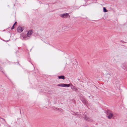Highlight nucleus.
<instances>
[{
	"instance_id": "nucleus-1",
	"label": "nucleus",
	"mask_w": 127,
	"mask_h": 127,
	"mask_svg": "<svg viewBox=\"0 0 127 127\" xmlns=\"http://www.w3.org/2000/svg\"><path fill=\"white\" fill-rule=\"evenodd\" d=\"M107 117L109 119L114 118L112 112L108 111L107 112Z\"/></svg>"
},
{
	"instance_id": "nucleus-2",
	"label": "nucleus",
	"mask_w": 127,
	"mask_h": 127,
	"mask_svg": "<svg viewBox=\"0 0 127 127\" xmlns=\"http://www.w3.org/2000/svg\"><path fill=\"white\" fill-rule=\"evenodd\" d=\"M60 16L62 18H68L70 17V16L67 13L61 14Z\"/></svg>"
},
{
	"instance_id": "nucleus-3",
	"label": "nucleus",
	"mask_w": 127,
	"mask_h": 127,
	"mask_svg": "<svg viewBox=\"0 0 127 127\" xmlns=\"http://www.w3.org/2000/svg\"><path fill=\"white\" fill-rule=\"evenodd\" d=\"M70 84H59L57 85V86L59 87H70Z\"/></svg>"
},
{
	"instance_id": "nucleus-4",
	"label": "nucleus",
	"mask_w": 127,
	"mask_h": 127,
	"mask_svg": "<svg viewBox=\"0 0 127 127\" xmlns=\"http://www.w3.org/2000/svg\"><path fill=\"white\" fill-rule=\"evenodd\" d=\"M23 30V29L21 27H19L17 28V31L18 32H21Z\"/></svg>"
},
{
	"instance_id": "nucleus-5",
	"label": "nucleus",
	"mask_w": 127,
	"mask_h": 127,
	"mask_svg": "<svg viewBox=\"0 0 127 127\" xmlns=\"http://www.w3.org/2000/svg\"><path fill=\"white\" fill-rule=\"evenodd\" d=\"M32 30L29 31L27 33V36L28 37L30 36L32 34Z\"/></svg>"
},
{
	"instance_id": "nucleus-6",
	"label": "nucleus",
	"mask_w": 127,
	"mask_h": 127,
	"mask_svg": "<svg viewBox=\"0 0 127 127\" xmlns=\"http://www.w3.org/2000/svg\"><path fill=\"white\" fill-rule=\"evenodd\" d=\"M58 77L59 79H62L64 80L65 79V77L63 75L58 76Z\"/></svg>"
},
{
	"instance_id": "nucleus-7",
	"label": "nucleus",
	"mask_w": 127,
	"mask_h": 127,
	"mask_svg": "<svg viewBox=\"0 0 127 127\" xmlns=\"http://www.w3.org/2000/svg\"><path fill=\"white\" fill-rule=\"evenodd\" d=\"M103 11L104 12H107L108 10L106 9L105 7L103 8Z\"/></svg>"
},
{
	"instance_id": "nucleus-8",
	"label": "nucleus",
	"mask_w": 127,
	"mask_h": 127,
	"mask_svg": "<svg viewBox=\"0 0 127 127\" xmlns=\"http://www.w3.org/2000/svg\"><path fill=\"white\" fill-rule=\"evenodd\" d=\"M83 102L85 104H86L87 103V101H86V100H83Z\"/></svg>"
},
{
	"instance_id": "nucleus-9",
	"label": "nucleus",
	"mask_w": 127,
	"mask_h": 127,
	"mask_svg": "<svg viewBox=\"0 0 127 127\" xmlns=\"http://www.w3.org/2000/svg\"><path fill=\"white\" fill-rule=\"evenodd\" d=\"M106 76L108 77H110V75L109 74H107Z\"/></svg>"
},
{
	"instance_id": "nucleus-10",
	"label": "nucleus",
	"mask_w": 127,
	"mask_h": 127,
	"mask_svg": "<svg viewBox=\"0 0 127 127\" xmlns=\"http://www.w3.org/2000/svg\"><path fill=\"white\" fill-rule=\"evenodd\" d=\"M14 24L13 25V26L11 28V30H12L14 29Z\"/></svg>"
},
{
	"instance_id": "nucleus-11",
	"label": "nucleus",
	"mask_w": 127,
	"mask_h": 127,
	"mask_svg": "<svg viewBox=\"0 0 127 127\" xmlns=\"http://www.w3.org/2000/svg\"><path fill=\"white\" fill-rule=\"evenodd\" d=\"M22 36L24 37H24H26V35L25 36H24V35H22Z\"/></svg>"
},
{
	"instance_id": "nucleus-12",
	"label": "nucleus",
	"mask_w": 127,
	"mask_h": 127,
	"mask_svg": "<svg viewBox=\"0 0 127 127\" xmlns=\"http://www.w3.org/2000/svg\"><path fill=\"white\" fill-rule=\"evenodd\" d=\"M85 119L86 120H88V118H86V117H85Z\"/></svg>"
},
{
	"instance_id": "nucleus-13",
	"label": "nucleus",
	"mask_w": 127,
	"mask_h": 127,
	"mask_svg": "<svg viewBox=\"0 0 127 127\" xmlns=\"http://www.w3.org/2000/svg\"><path fill=\"white\" fill-rule=\"evenodd\" d=\"M17 23V22H15V23L14 24V25H15L16 23Z\"/></svg>"
},
{
	"instance_id": "nucleus-14",
	"label": "nucleus",
	"mask_w": 127,
	"mask_h": 127,
	"mask_svg": "<svg viewBox=\"0 0 127 127\" xmlns=\"http://www.w3.org/2000/svg\"><path fill=\"white\" fill-rule=\"evenodd\" d=\"M0 70H2V69L1 68V69H0Z\"/></svg>"
},
{
	"instance_id": "nucleus-15",
	"label": "nucleus",
	"mask_w": 127,
	"mask_h": 127,
	"mask_svg": "<svg viewBox=\"0 0 127 127\" xmlns=\"http://www.w3.org/2000/svg\"><path fill=\"white\" fill-rule=\"evenodd\" d=\"M125 70H127V68L126 69H125Z\"/></svg>"
}]
</instances>
